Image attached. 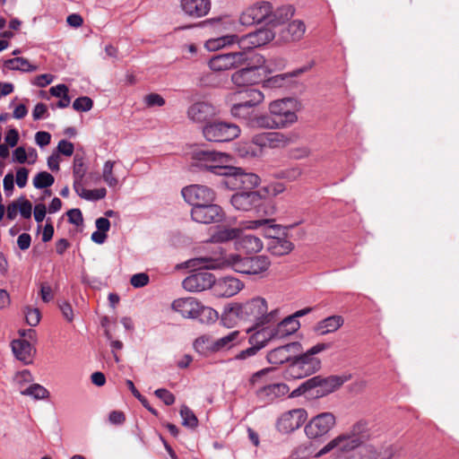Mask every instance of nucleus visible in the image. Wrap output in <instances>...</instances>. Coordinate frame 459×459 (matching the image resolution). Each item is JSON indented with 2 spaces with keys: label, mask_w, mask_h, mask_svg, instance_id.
<instances>
[{
  "label": "nucleus",
  "mask_w": 459,
  "mask_h": 459,
  "mask_svg": "<svg viewBox=\"0 0 459 459\" xmlns=\"http://www.w3.org/2000/svg\"><path fill=\"white\" fill-rule=\"evenodd\" d=\"M214 340L208 334H204L197 337L193 343L194 349L196 352L203 355L213 353Z\"/></svg>",
  "instance_id": "nucleus-39"
},
{
  "label": "nucleus",
  "mask_w": 459,
  "mask_h": 459,
  "mask_svg": "<svg viewBox=\"0 0 459 459\" xmlns=\"http://www.w3.org/2000/svg\"><path fill=\"white\" fill-rule=\"evenodd\" d=\"M182 425L190 429H195L198 425V420L193 411L186 405H182L180 409Z\"/></svg>",
  "instance_id": "nucleus-46"
},
{
  "label": "nucleus",
  "mask_w": 459,
  "mask_h": 459,
  "mask_svg": "<svg viewBox=\"0 0 459 459\" xmlns=\"http://www.w3.org/2000/svg\"><path fill=\"white\" fill-rule=\"evenodd\" d=\"M339 441L340 438H338V437H334L330 442H328L324 447H322L316 456H322L333 449H337L339 451Z\"/></svg>",
  "instance_id": "nucleus-64"
},
{
  "label": "nucleus",
  "mask_w": 459,
  "mask_h": 459,
  "mask_svg": "<svg viewBox=\"0 0 459 459\" xmlns=\"http://www.w3.org/2000/svg\"><path fill=\"white\" fill-rule=\"evenodd\" d=\"M29 170L26 168H20L16 171L15 182L20 188L26 186L28 181Z\"/></svg>",
  "instance_id": "nucleus-62"
},
{
  "label": "nucleus",
  "mask_w": 459,
  "mask_h": 459,
  "mask_svg": "<svg viewBox=\"0 0 459 459\" xmlns=\"http://www.w3.org/2000/svg\"><path fill=\"white\" fill-rule=\"evenodd\" d=\"M267 302L264 298L256 297L245 303H237L227 307L222 314L221 322L227 327H232L237 319L254 322L255 325H264L276 321L278 310L268 312Z\"/></svg>",
  "instance_id": "nucleus-2"
},
{
  "label": "nucleus",
  "mask_w": 459,
  "mask_h": 459,
  "mask_svg": "<svg viewBox=\"0 0 459 459\" xmlns=\"http://www.w3.org/2000/svg\"><path fill=\"white\" fill-rule=\"evenodd\" d=\"M205 22L210 23L218 31L231 30L235 27V21L228 15L212 18Z\"/></svg>",
  "instance_id": "nucleus-43"
},
{
  "label": "nucleus",
  "mask_w": 459,
  "mask_h": 459,
  "mask_svg": "<svg viewBox=\"0 0 459 459\" xmlns=\"http://www.w3.org/2000/svg\"><path fill=\"white\" fill-rule=\"evenodd\" d=\"M74 192L82 199L90 202H96L106 197L107 190L104 187L89 190L83 186V183L73 186Z\"/></svg>",
  "instance_id": "nucleus-34"
},
{
  "label": "nucleus",
  "mask_w": 459,
  "mask_h": 459,
  "mask_svg": "<svg viewBox=\"0 0 459 459\" xmlns=\"http://www.w3.org/2000/svg\"><path fill=\"white\" fill-rule=\"evenodd\" d=\"M275 37L270 29H260L247 35L238 37L237 44L243 50L255 48L272 41Z\"/></svg>",
  "instance_id": "nucleus-19"
},
{
  "label": "nucleus",
  "mask_w": 459,
  "mask_h": 459,
  "mask_svg": "<svg viewBox=\"0 0 459 459\" xmlns=\"http://www.w3.org/2000/svg\"><path fill=\"white\" fill-rule=\"evenodd\" d=\"M230 114L232 117L243 120L249 126L255 113L254 107L233 102L230 108Z\"/></svg>",
  "instance_id": "nucleus-36"
},
{
  "label": "nucleus",
  "mask_w": 459,
  "mask_h": 459,
  "mask_svg": "<svg viewBox=\"0 0 459 459\" xmlns=\"http://www.w3.org/2000/svg\"><path fill=\"white\" fill-rule=\"evenodd\" d=\"M273 339H277L274 328L273 326H267L254 333L249 338V342L261 350L269 341Z\"/></svg>",
  "instance_id": "nucleus-33"
},
{
  "label": "nucleus",
  "mask_w": 459,
  "mask_h": 459,
  "mask_svg": "<svg viewBox=\"0 0 459 459\" xmlns=\"http://www.w3.org/2000/svg\"><path fill=\"white\" fill-rule=\"evenodd\" d=\"M288 77V74H281L272 76L263 82V87L266 89L281 88L283 86L284 82Z\"/></svg>",
  "instance_id": "nucleus-51"
},
{
  "label": "nucleus",
  "mask_w": 459,
  "mask_h": 459,
  "mask_svg": "<svg viewBox=\"0 0 459 459\" xmlns=\"http://www.w3.org/2000/svg\"><path fill=\"white\" fill-rule=\"evenodd\" d=\"M171 309L186 319H196L203 325H212L219 318L218 312L204 306L194 297L178 298L171 303Z\"/></svg>",
  "instance_id": "nucleus-5"
},
{
  "label": "nucleus",
  "mask_w": 459,
  "mask_h": 459,
  "mask_svg": "<svg viewBox=\"0 0 459 459\" xmlns=\"http://www.w3.org/2000/svg\"><path fill=\"white\" fill-rule=\"evenodd\" d=\"M306 32V25L300 20H294L281 30L280 37L284 42L299 41Z\"/></svg>",
  "instance_id": "nucleus-27"
},
{
  "label": "nucleus",
  "mask_w": 459,
  "mask_h": 459,
  "mask_svg": "<svg viewBox=\"0 0 459 459\" xmlns=\"http://www.w3.org/2000/svg\"><path fill=\"white\" fill-rule=\"evenodd\" d=\"M4 66L10 70L22 71V72H34L37 66L30 64V62L23 57H14L4 61Z\"/></svg>",
  "instance_id": "nucleus-40"
},
{
  "label": "nucleus",
  "mask_w": 459,
  "mask_h": 459,
  "mask_svg": "<svg viewBox=\"0 0 459 459\" xmlns=\"http://www.w3.org/2000/svg\"><path fill=\"white\" fill-rule=\"evenodd\" d=\"M190 214L194 221L201 224L219 223L225 219L222 207L214 202L192 207Z\"/></svg>",
  "instance_id": "nucleus-12"
},
{
  "label": "nucleus",
  "mask_w": 459,
  "mask_h": 459,
  "mask_svg": "<svg viewBox=\"0 0 459 459\" xmlns=\"http://www.w3.org/2000/svg\"><path fill=\"white\" fill-rule=\"evenodd\" d=\"M300 327L299 320L295 316H289L273 326L276 338L281 339L297 332Z\"/></svg>",
  "instance_id": "nucleus-31"
},
{
  "label": "nucleus",
  "mask_w": 459,
  "mask_h": 459,
  "mask_svg": "<svg viewBox=\"0 0 459 459\" xmlns=\"http://www.w3.org/2000/svg\"><path fill=\"white\" fill-rule=\"evenodd\" d=\"M214 274L208 271H196L182 281L183 288L189 292H201L213 288Z\"/></svg>",
  "instance_id": "nucleus-18"
},
{
  "label": "nucleus",
  "mask_w": 459,
  "mask_h": 459,
  "mask_svg": "<svg viewBox=\"0 0 459 459\" xmlns=\"http://www.w3.org/2000/svg\"><path fill=\"white\" fill-rule=\"evenodd\" d=\"M86 174V168L84 163V159L82 156L76 154L74 158V166H73V178L74 184L73 186H76L77 183L80 185L83 183V178Z\"/></svg>",
  "instance_id": "nucleus-41"
},
{
  "label": "nucleus",
  "mask_w": 459,
  "mask_h": 459,
  "mask_svg": "<svg viewBox=\"0 0 459 459\" xmlns=\"http://www.w3.org/2000/svg\"><path fill=\"white\" fill-rule=\"evenodd\" d=\"M344 319L342 316L334 315L319 321L315 326V331L319 335L334 333L342 326Z\"/></svg>",
  "instance_id": "nucleus-29"
},
{
  "label": "nucleus",
  "mask_w": 459,
  "mask_h": 459,
  "mask_svg": "<svg viewBox=\"0 0 459 459\" xmlns=\"http://www.w3.org/2000/svg\"><path fill=\"white\" fill-rule=\"evenodd\" d=\"M197 166L211 173L227 178L226 184L236 188L251 189L257 186L260 178L256 174L244 172L240 168L230 166V155L214 151H199L195 153Z\"/></svg>",
  "instance_id": "nucleus-1"
},
{
  "label": "nucleus",
  "mask_w": 459,
  "mask_h": 459,
  "mask_svg": "<svg viewBox=\"0 0 459 459\" xmlns=\"http://www.w3.org/2000/svg\"><path fill=\"white\" fill-rule=\"evenodd\" d=\"M264 64V58L261 55L249 56L246 53V63L243 68L238 70L231 75L232 82L238 87L252 85L261 80L258 70Z\"/></svg>",
  "instance_id": "nucleus-9"
},
{
  "label": "nucleus",
  "mask_w": 459,
  "mask_h": 459,
  "mask_svg": "<svg viewBox=\"0 0 459 459\" xmlns=\"http://www.w3.org/2000/svg\"><path fill=\"white\" fill-rule=\"evenodd\" d=\"M149 281H150V277L145 273H135V274L132 275V277L130 279L131 285L135 289H139V288H143V287L146 286L149 283Z\"/></svg>",
  "instance_id": "nucleus-54"
},
{
  "label": "nucleus",
  "mask_w": 459,
  "mask_h": 459,
  "mask_svg": "<svg viewBox=\"0 0 459 459\" xmlns=\"http://www.w3.org/2000/svg\"><path fill=\"white\" fill-rule=\"evenodd\" d=\"M181 195L184 200L192 207L204 204L207 203H213L216 199L215 191L204 185H190L185 186L181 190Z\"/></svg>",
  "instance_id": "nucleus-14"
},
{
  "label": "nucleus",
  "mask_w": 459,
  "mask_h": 459,
  "mask_svg": "<svg viewBox=\"0 0 459 459\" xmlns=\"http://www.w3.org/2000/svg\"><path fill=\"white\" fill-rule=\"evenodd\" d=\"M238 153L245 158L258 157L262 153V148L256 146L252 140L250 143H242L238 147Z\"/></svg>",
  "instance_id": "nucleus-49"
},
{
  "label": "nucleus",
  "mask_w": 459,
  "mask_h": 459,
  "mask_svg": "<svg viewBox=\"0 0 459 459\" xmlns=\"http://www.w3.org/2000/svg\"><path fill=\"white\" fill-rule=\"evenodd\" d=\"M54 182V177L47 171L38 173L33 178V186L38 189L47 188L52 186Z\"/></svg>",
  "instance_id": "nucleus-48"
},
{
  "label": "nucleus",
  "mask_w": 459,
  "mask_h": 459,
  "mask_svg": "<svg viewBox=\"0 0 459 459\" xmlns=\"http://www.w3.org/2000/svg\"><path fill=\"white\" fill-rule=\"evenodd\" d=\"M74 151V146L71 142L61 140L57 144V152L65 156H72Z\"/></svg>",
  "instance_id": "nucleus-60"
},
{
  "label": "nucleus",
  "mask_w": 459,
  "mask_h": 459,
  "mask_svg": "<svg viewBox=\"0 0 459 459\" xmlns=\"http://www.w3.org/2000/svg\"><path fill=\"white\" fill-rule=\"evenodd\" d=\"M297 139L294 134H283L281 132H265L253 136V143L262 148H284L293 143Z\"/></svg>",
  "instance_id": "nucleus-13"
},
{
  "label": "nucleus",
  "mask_w": 459,
  "mask_h": 459,
  "mask_svg": "<svg viewBox=\"0 0 459 459\" xmlns=\"http://www.w3.org/2000/svg\"><path fill=\"white\" fill-rule=\"evenodd\" d=\"M307 413L304 409H294L281 415L278 420L277 428L282 433H290L298 429L307 420Z\"/></svg>",
  "instance_id": "nucleus-20"
},
{
  "label": "nucleus",
  "mask_w": 459,
  "mask_h": 459,
  "mask_svg": "<svg viewBox=\"0 0 459 459\" xmlns=\"http://www.w3.org/2000/svg\"><path fill=\"white\" fill-rule=\"evenodd\" d=\"M203 134L210 142H230L240 134V129L236 124L218 121L205 125Z\"/></svg>",
  "instance_id": "nucleus-11"
},
{
  "label": "nucleus",
  "mask_w": 459,
  "mask_h": 459,
  "mask_svg": "<svg viewBox=\"0 0 459 459\" xmlns=\"http://www.w3.org/2000/svg\"><path fill=\"white\" fill-rule=\"evenodd\" d=\"M246 63V52H231L215 55L209 60V67L215 72L241 67Z\"/></svg>",
  "instance_id": "nucleus-16"
},
{
  "label": "nucleus",
  "mask_w": 459,
  "mask_h": 459,
  "mask_svg": "<svg viewBox=\"0 0 459 459\" xmlns=\"http://www.w3.org/2000/svg\"><path fill=\"white\" fill-rule=\"evenodd\" d=\"M144 103L147 107H162L165 100L158 93H150L144 97Z\"/></svg>",
  "instance_id": "nucleus-55"
},
{
  "label": "nucleus",
  "mask_w": 459,
  "mask_h": 459,
  "mask_svg": "<svg viewBox=\"0 0 459 459\" xmlns=\"http://www.w3.org/2000/svg\"><path fill=\"white\" fill-rule=\"evenodd\" d=\"M245 228L249 230L263 228L264 235L272 238L268 244V249L274 255H284L293 249V244L291 241L273 236V232L279 230V226L273 224L272 220L263 219L250 221L247 222Z\"/></svg>",
  "instance_id": "nucleus-7"
},
{
  "label": "nucleus",
  "mask_w": 459,
  "mask_h": 459,
  "mask_svg": "<svg viewBox=\"0 0 459 459\" xmlns=\"http://www.w3.org/2000/svg\"><path fill=\"white\" fill-rule=\"evenodd\" d=\"M226 262L235 272L250 275L264 273L271 264L268 257L264 255L243 257L237 254L229 255Z\"/></svg>",
  "instance_id": "nucleus-8"
},
{
  "label": "nucleus",
  "mask_w": 459,
  "mask_h": 459,
  "mask_svg": "<svg viewBox=\"0 0 459 459\" xmlns=\"http://www.w3.org/2000/svg\"><path fill=\"white\" fill-rule=\"evenodd\" d=\"M26 322L30 326H36L40 321V312L38 308H27Z\"/></svg>",
  "instance_id": "nucleus-56"
},
{
  "label": "nucleus",
  "mask_w": 459,
  "mask_h": 459,
  "mask_svg": "<svg viewBox=\"0 0 459 459\" xmlns=\"http://www.w3.org/2000/svg\"><path fill=\"white\" fill-rule=\"evenodd\" d=\"M338 438H340L339 441V451L342 453H348L351 451H353L360 446L359 442L357 440H353L351 437L347 434V432L339 435Z\"/></svg>",
  "instance_id": "nucleus-45"
},
{
  "label": "nucleus",
  "mask_w": 459,
  "mask_h": 459,
  "mask_svg": "<svg viewBox=\"0 0 459 459\" xmlns=\"http://www.w3.org/2000/svg\"><path fill=\"white\" fill-rule=\"evenodd\" d=\"M302 351V345L299 342L288 343L272 350L267 354V360L273 365L291 362L293 356Z\"/></svg>",
  "instance_id": "nucleus-21"
},
{
  "label": "nucleus",
  "mask_w": 459,
  "mask_h": 459,
  "mask_svg": "<svg viewBox=\"0 0 459 459\" xmlns=\"http://www.w3.org/2000/svg\"><path fill=\"white\" fill-rule=\"evenodd\" d=\"M21 394L31 396L35 399H44L48 395V391L39 384L30 385L29 387L20 390Z\"/></svg>",
  "instance_id": "nucleus-47"
},
{
  "label": "nucleus",
  "mask_w": 459,
  "mask_h": 459,
  "mask_svg": "<svg viewBox=\"0 0 459 459\" xmlns=\"http://www.w3.org/2000/svg\"><path fill=\"white\" fill-rule=\"evenodd\" d=\"M155 395L160 399L166 405H171L175 403L174 394L165 388H160L155 391Z\"/></svg>",
  "instance_id": "nucleus-57"
},
{
  "label": "nucleus",
  "mask_w": 459,
  "mask_h": 459,
  "mask_svg": "<svg viewBox=\"0 0 459 459\" xmlns=\"http://www.w3.org/2000/svg\"><path fill=\"white\" fill-rule=\"evenodd\" d=\"M68 221L74 225L80 226L83 223L82 213L80 209L74 208L67 212Z\"/></svg>",
  "instance_id": "nucleus-59"
},
{
  "label": "nucleus",
  "mask_w": 459,
  "mask_h": 459,
  "mask_svg": "<svg viewBox=\"0 0 459 459\" xmlns=\"http://www.w3.org/2000/svg\"><path fill=\"white\" fill-rule=\"evenodd\" d=\"M353 440H357L360 446L368 441L371 434L368 428V422L365 420H359L351 426L347 431Z\"/></svg>",
  "instance_id": "nucleus-30"
},
{
  "label": "nucleus",
  "mask_w": 459,
  "mask_h": 459,
  "mask_svg": "<svg viewBox=\"0 0 459 459\" xmlns=\"http://www.w3.org/2000/svg\"><path fill=\"white\" fill-rule=\"evenodd\" d=\"M216 114L213 105L206 101H198L191 105L187 109V117L195 123H203Z\"/></svg>",
  "instance_id": "nucleus-24"
},
{
  "label": "nucleus",
  "mask_w": 459,
  "mask_h": 459,
  "mask_svg": "<svg viewBox=\"0 0 459 459\" xmlns=\"http://www.w3.org/2000/svg\"><path fill=\"white\" fill-rule=\"evenodd\" d=\"M50 140L51 134L48 132L39 131L35 134V142L40 148L48 145Z\"/></svg>",
  "instance_id": "nucleus-61"
},
{
  "label": "nucleus",
  "mask_w": 459,
  "mask_h": 459,
  "mask_svg": "<svg viewBox=\"0 0 459 459\" xmlns=\"http://www.w3.org/2000/svg\"><path fill=\"white\" fill-rule=\"evenodd\" d=\"M241 230L235 228H223L214 232L210 238L212 243H222L231 239H238Z\"/></svg>",
  "instance_id": "nucleus-38"
},
{
  "label": "nucleus",
  "mask_w": 459,
  "mask_h": 459,
  "mask_svg": "<svg viewBox=\"0 0 459 459\" xmlns=\"http://www.w3.org/2000/svg\"><path fill=\"white\" fill-rule=\"evenodd\" d=\"M12 351L14 357L24 365H29L33 359V347L24 339H16L11 342Z\"/></svg>",
  "instance_id": "nucleus-26"
},
{
  "label": "nucleus",
  "mask_w": 459,
  "mask_h": 459,
  "mask_svg": "<svg viewBox=\"0 0 459 459\" xmlns=\"http://www.w3.org/2000/svg\"><path fill=\"white\" fill-rule=\"evenodd\" d=\"M93 101L89 97H79L74 103L73 108L76 111L86 112L92 108Z\"/></svg>",
  "instance_id": "nucleus-52"
},
{
  "label": "nucleus",
  "mask_w": 459,
  "mask_h": 459,
  "mask_svg": "<svg viewBox=\"0 0 459 459\" xmlns=\"http://www.w3.org/2000/svg\"><path fill=\"white\" fill-rule=\"evenodd\" d=\"M302 175V169L299 167H292L279 172V177L289 181H295Z\"/></svg>",
  "instance_id": "nucleus-53"
},
{
  "label": "nucleus",
  "mask_w": 459,
  "mask_h": 459,
  "mask_svg": "<svg viewBox=\"0 0 459 459\" xmlns=\"http://www.w3.org/2000/svg\"><path fill=\"white\" fill-rule=\"evenodd\" d=\"M195 262V265H199L206 269H216L220 265V263L216 259L207 256L196 258Z\"/></svg>",
  "instance_id": "nucleus-58"
},
{
  "label": "nucleus",
  "mask_w": 459,
  "mask_h": 459,
  "mask_svg": "<svg viewBox=\"0 0 459 459\" xmlns=\"http://www.w3.org/2000/svg\"><path fill=\"white\" fill-rule=\"evenodd\" d=\"M299 103L293 98L276 100L270 103L269 112L276 120L280 128H285L298 120Z\"/></svg>",
  "instance_id": "nucleus-10"
},
{
  "label": "nucleus",
  "mask_w": 459,
  "mask_h": 459,
  "mask_svg": "<svg viewBox=\"0 0 459 459\" xmlns=\"http://www.w3.org/2000/svg\"><path fill=\"white\" fill-rule=\"evenodd\" d=\"M183 12L194 18L205 16L211 10V0H181Z\"/></svg>",
  "instance_id": "nucleus-25"
},
{
  "label": "nucleus",
  "mask_w": 459,
  "mask_h": 459,
  "mask_svg": "<svg viewBox=\"0 0 459 459\" xmlns=\"http://www.w3.org/2000/svg\"><path fill=\"white\" fill-rule=\"evenodd\" d=\"M330 348V343L320 342L305 352L302 351L295 354L288 366L287 375L292 378H303L316 373L321 368V361L315 355Z\"/></svg>",
  "instance_id": "nucleus-4"
},
{
  "label": "nucleus",
  "mask_w": 459,
  "mask_h": 459,
  "mask_svg": "<svg viewBox=\"0 0 459 459\" xmlns=\"http://www.w3.org/2000/svg\"><path fill=\"white\" fill-rule=\"evenodd\" d=\"M251 127L264 128V129H279L278 124L273 117L266 115L256 116L255 114L254 118L249 125Z\"/></svg>",
  "instance_id": "nucleus-42"
},
{
  "label": "nucleus",
  "mask_w": 459,
  "mask_h": 459,
  "mask_svg": "<svg viewBox=\"0 0 459 459\" xmlns=\"http://www.w3.org/2000/svg\"><path fill=\"white\" fill-rule=\"evenodd\" d=\"M339 441L340 438H338V437H334L330 442H328L324 447H322L316 456H322L333 449H337L339 451Z\"/></svg>",
  "instance_id": "nucleus-63"
},
{
  "label": "nucleus",
  "mask_w": 459,
  "mask_h": 459,
  "mask_svg": "<svg viewBox=\"0 0 459 459\" xmlns=\"http://www.w3.org/2000/svg\"><path fill=\"white\" fill-rule=\"evenodd\" d=\"M294 13L295 10L291 5L274 8L270 2L262 0L245 8L239 15V22L244 26L264 23L277 27L288 22Z\"/></svg>",
  "instance_id": "nucleus-3"
},
{
  "label": "nucleus",
  "mask_w": 459,
  "mask_h": 459,
  "mask_svg": "<svg viewBox=\"0 0 459 459\" xmlns=\"http://www.w3.org/2000/svg\"><path fill=\"white\" fill-rule=\"evenodd\" d=\"M336 419L332 412H322L313 417L305 426L308 438H317L327 434L335 425Z\"/></svg>",
  "instance_id": "nucleus-15"
},
{
  "label": "nucleus",
  "mask_w": 459,
  "mask_h": 459,
  "mask_svg": "<svg viewBox=\"0 0 459 459\" xmlns=\"http://www.w3.org/2000/svg\"><path fill=\"white\" fill-rule=\"evenodd\" d=\"M115 161L107 160L102 169V178L109 187H116L118 185V179L113 175Z\"/></svg>",
  "instance_id": "nucleus-44"
},
{
  "label": "nucleus",
  "mask_w": 459,
  "mask_h": 459,
  "mask_svg": "<svg viewBox=\"0 0 459 459\" xmlns=\"http://www.w3.org/2000/svg\"><path fill=\"white\" fill-rule=\"evenodd\" d=\"M288 391L289 387L285 384H272L261 387L257 391V394L261 399L270 402L277 397L284 395Z\"/></svg>",
  "instance_id": "nucleus-32"
},
{
  "label": "nucleus",
  "mask_w": 459,
  "mask_h": 459,
  "mask_svg": "<svg viewBox=\"0 0 459 459\" xmlns=\"http://www.w3.org/2000/svg\"><path fill=\"white\" fill-rule=\"evenodd\" d=\"M236 246L238 250H242L246 253H258L263 249L264 244L261 238L251 234H238Z\"/></svg>",
  "instance_id": "nucleus-28"
},
{
  "label": "nucleus",
  "mask_w": 459,
  "mask_h": 459,
  "mask_svg": "<svg viewBox=\"0 0 459 459\" xmlns=\"http://www.w3.org/2000/svg\"><path fill=\"white\" fill-rule=\"evenodd\" d=\"M33 381V377L28 369H23L15 373L13 382L21 390L22 388Z\"/></svg>",
  "instance_id": "nucleus-50"
},
{
  "label": "nucleus",
  "mask_w": 459,
  "mask_h": 459,
  "mask_svg": "<svg viewBox=\"0 0 459 459\" xmlns=\"http://www.w3.org/2000/svg\"><path fill=\"white\" fill-rule=\"evenodd\" d=\"M239 342V332L232 331L225 336L214 340L213 353L227 351Z\"/></svg>",
  "instance_id": "nucleus-35"
},
{
  "label": "nucleus",
  "mask_w": 459,
  "mask_h": 459,
  "mask_svg": "<svg viewBox=\"0 0 459 459\" xmlns=\"http://www.w3.org/2000/svg\"><path fill=\"white\" fill-rule=\"evenodd\" d=\"M232 206L241 212H259L264 204L263 196L256 191L238 192L230 198Z\"/></svg>",
  "instance_id": "nucleus-17"
},
{
  "label": "nucleus",
  "mask_w": 459,
  "mask_h": 459,
  "mask_svg": "<svg viewBox=\"0 0 459 459\" xmlns=\"http://www.w3.org/2000/svg\"><path fill=\"white\" fill-rule=\"evenodd\" d=\"M238 40V35L236 34H228L219 38L208 39L205 42V48L209 51H216L220 48H222L226 46H230L236 44Z\"/></svg>",
  "instance_id": "nucleus-37"
},
{
  "label": "nucleus",
  "mask_w": 459,
  "mask_h": 459,
  "mask_svg": "<svg viewBox=\"0 0 459 459\" xmlns=\"http://www.w3.org/2000/svg\"><path fill=\"white\" fill-rule=\"evenodd\" d=\"M244 287V283L238 279L226 276L216 280L212 288L213 294L218 298H230L238 294Z\"/></svg>",
  "instance_id": "nucleus-22"
},
{
  "label": "nucleus",
  "mask_w": 459,
  "mask_h": 459,
  "mask_svg": "<svg viewBox=\"0 0 459 459\" xmlns=\"http://www.w3.org/2000/svg\"><path fill=\"white\" fill-rule=\"evenodd\" d=\"M345 381L346 378L339 376L327 377L316 376L303 382L291 392L290 396L297 397L304 394L308 399L321 398L340 388Z\"/></svg>",
  "instance_id": "nucleus-6"
},
{
  "label": "nucleus",
  "mask_w": 459,
  "mask_h": 459,
  "mask_svg": "<svg viewBox=\"0 0 459 459\" xmlns=\"http://www.w3.org/2000/svg\"><path fill=\"white\" fill-rule=\"evenodd\" d=\"M264 100V93L261 91L254 88H245L239 91H236L230 96V100L232 102H237L254 108L261 104Z\"/></svg>",
  "instance_id": "nucleus-23"
}]
</instances>
